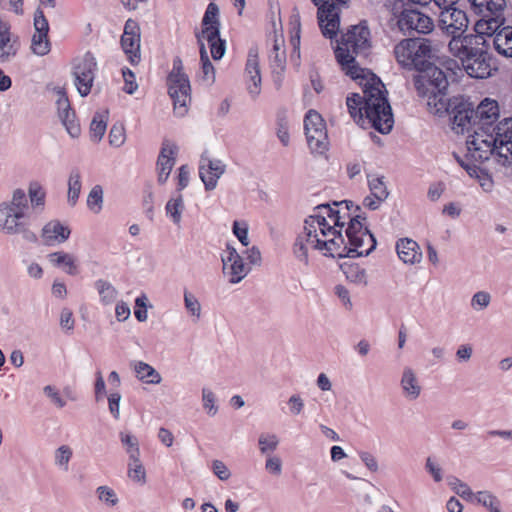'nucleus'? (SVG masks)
Returning a JSON list of instances; mask_svg holds the SVG:
<instances>
[{
    "label": "nucleus",
    "mask_w": 512,
    "mask_h": 512,
    "mask_svg": "<svg viewBox=\"0 0 512 512\" xmlns=\"http://www.w3.org/2000/svg\"><path fill=\"white\" fill-rule=\"evenodd\" d=\"M370 48V30L366 21L352 26L341 38V46L335 49V56L346 74L353 79L361 78L364 72L355 62V55H366Z\"/></svg>",
    "instance_id": "nucleus-4"
},
{
    "label": "nucleus",
    "mask_w": 512,
    "mask_h": 512,
    "mask_svg": "<svg viewBox=\"0 0 512 512\" xmlns=\"http://www.w3.org/2000/svg\"><path fill=\"white\" fill-rule=\"evenodd\" d=\"M466 55L462 66L470 77L483 79L491 75V56L486 42L473 46Z\"/></svg>",
    "instance_id": "nucleus-11"
},
{
    "label": "nucleus",
    "mask_w": 512,
    "mask_h": 512,
    "mask_svg": "<svg viewBox=\"0 0 512 512\" xmlns=\"http://www.w3.org/2000/svg\"><path fill=\"white\" fill-rule=\"evenodd\" d=\"M225 164L221 160H212L205 154L201 156L199 163V176L206 190H213L217 186L218 179L224 174Z\"/></svg>",
    "instance_id": "nucleus-21"
},
{
    "label": "nucleus",
    "mask_w": 512,
    "mask_h": 512,
    "mask_svg": "<svg viewBox=\"0 0 512 512\" xmlns=\"http://www.w3.org/2000/svg\"><path fill=\"white\" fill-rule=\"evenodd\" d=\"M128 476L135 482H146V472L140 461V455L135 452L132 457H129Z\"/></svg>",
    "instance_id": "nucleus-39"
},
{
    "label": "nucleus",
    "mask_w": 512,
    "mask_h": 512,
    "mask_svg": "<svg viewBox=\"0 0 512 512\" xmlns=\"http://www.w3.org/2000/svg\"><path fill=\"white\" fill-rule=\"evenodd\" d=\"M383 179L384 177H371L368 175V185L371 195L380 201H385L389 195Z\"/></svg>",
    "instance_id": "nucleus-44"
},
{
    "label": "nucleus",
    "mask_w": 512,
    "mask_h": 512,
    "mask_svg": "<svg viewBox=\"0 0 512 512\" xmlns=\"http://www.w3.org/2000/svg\"><path fill=\"white\" fill-rule=\"evenodd\" d=\"M474 113L477 122V128L474 129V133L479 131L484 136L494 133L493 128L496 127L494 123L499 117L498 103L495 100L486 98L478 105L477 109H474Z\"/></svg>",
    "instance_id": "nucleus-18"
},
{
    "label": "nucleus",
    "mask_w": 512,
    "mask_h": 512,
    "mask_svg": "<svg viewBox=\"0 0 512 512\" xmlns=\"http://www.w3.org/2000/svg\"><path fill=\"white\" fill-rule=\"evenodd\" d=\"M24 217L25 214L22 212L0 206V230L9 235L18 234L20 227L25 224L20 221Z\"/></svg>",
    "instance_id": "nucleus-28"
},
{
    "label": "nucleus",
    "mask_w": 512,
    "mask_h": 512,
    "mask_svg": "<svg viewBox=\"0 0 512 512\" xmlns=\"http://www.w3.org/2000/svg\"><path fill=\"white\" fill-rule=\"evenodd\" d=\"M167 215L172 219L173 223L178 225L181 222L182 212L184 210V201L181 194L175 198H171L165 207Z\"/></svg>",
    "instance_id": "nucleus-42"
},
{
    "label": "nucleus",
    "mask_w": 512,
    "mask_h": 512,
    "mask_svg": "<svg viewBox=\"0 0 512 512\" xmlns=\"http://www.w3.org/2000/svg\"><path fill=\"white\" fill-rule=\"evenodd\" d=\"M491 134L475 132L466 141L468 155L475 161L483 162L490 156L502 166L512 164V118L500 121Z\"/></svg>",
    "instance_id": "nucleus-3"
},
{
    "label": "nucleus",
    "mask_w": 512,
    "mask_h": 512,
    "mask_svg": "<svg viewBox=\"0 0 512 512\" xmlns=\"http://www.w3.org/2000/svg\"><path fill=\"white\" fill-rule=\"evenodd\" d=\"M168 93L173 100L174 112L184 116L191 102V87L188 76L183 72L182 60L176 57L173 68L167 77Z\"/></svg>",
    "instance_id": "nucleus-8"
},
{
    "label": "nucleus",
    "mask_w": 512,
    "mask_h": 512,
    "mask_svg": "<svg viewBox=\"0 0 512 512\" xmlns=\"http://www.w3.org/2000/svg\"><path fill=\"white\" fill-rule=\"evenodd\" d=\"M50 263L56 267H66L65 270L69 275H76L78 273L73 255L58 251L48 255Z\"/></svg>",
    "instance_id": "nucleus-34"
},
{
    "label": "nucleus",
    "mask_w": 512,
    "mask_h": 512,
    "mask_svg": "<svg viewBox=\"0 0 512 512\" xmlns=\"http://www.w3.org/2000/svg\"><path fill=\"white\" fill-rule=\"evenodd\" d=\"M265 469L268 473L279 476L282 473V460L275 455L267 456Z\"/></svg>",
    "instance_id": "nucleus-59"
},
{
    "label": "nucleus",
    "mask_w": 512,
    "mask_h": 512,
    "mask_svg": "<svg viewBox=\"0 0 512 512\" xmlns=\"http://www.w3.org/2000/svg\"><path fill=\"white\" fill-rule=\"evenodd\" d=\"M245 71L249 78L247 83L248 93L255 99L261 92V75L256 49L249 50Z\"/></svg>",
    "instance_id": "nucleus-26"
},
{
    "label": "nucleus",
    "mask_w": 512,
    "mask_h": 512,
    "mask_svg": "<svg viewBox=\"0 0 512 512\" xmlns=\"http://www.w3.org/2000/svg\"><path fill=\"white\" fill-rule=\"evenodd\" d=\"M55 91L58 96L56 101L58 116L69 135L76 138L80 135L81 128L76 120L75 112L70 106L67 94L63 88H56Z\"/></svg>",
    "instance_id": "nucleus-20"
},
{
    "label": "nucleus",
    "mask_w": 512,
    "mask_h": 512,
    "mask_svg": "<svg viewBox=\"0 0 512 512\" xmlns=\"http://www.w3.org/2000/svg\"><path fill=\"white\" fill-rule=\"evenodd\" d=\"M17 49L16 42L11 40L10 25L0 19V61L9 60Z\"/></svg>",
    "instance_id": "nucleus-32"
},
{
    "label": "nucleus",
    "mask_w": 512,
    "mask_h": 512,
    "mask_svg": "<svg viewBox=\"0 0 512 512\" xmlns=\"http://www.w3.org/2000/svg\"><path fill=\"white\" fill-rule=\"evenodd\" d=\"M447 35L451 36V40L448 44L450 52L453 54V56L459 58L461 62L464 60V56H467L466 54L470 52L473 46L477 44H484L486 42L481 32L479 34L469 35Z\"/></svg>",
    "instance_id": "nucleus-23"
},
{
    "label": "nucleus",
    "mask_w": 512,
    "mask_h": 512,
    "mask_svg": "<svg viewBox=\"0 0 512 512\" xmlns=\"http://www.w3.org/2000/svg\"><path fill=\"white\" fill-rule=\"evenodd\" d=\"M34 28L31 49L34 54L44 56L50 52L51 45L48 38L49 23L40 9H37L34 14Z\"/></svg>",
    "instance_id": "nucleus-19"
},
{
    "label": "nucleus",
    "mask_w": 512,
    "mask_h": 512,
    "mask_svg": "<svg viewBox=\"0 0 512 512\" xmlns=\"http://www.w3.org/2000/svg\"><path fill=\"white\" fill-rule=\"evenodd\" d=\"M396 250L399 258L406 264L419 263L422 259L420 247L412 239H400L396 244Z\"/></svg>",
    "instance_id": "nucleus-30"
},
{
    "label": "nucleus",
    "mask_w": 512,
    "mask_h": 512,
    "mask_svg": "<svg viewBox=\"0 0 512 512\" xmlns=\"http://www.w3.org/2000/svg\"><path fill=\"white\" fill-rule=\"evenodd\" d=\"M71 230L67 225L59 220H51L46 223L41 232V237L45 245L53 246L64 243L70 237Z\"/></svg>",
    "instance_id": "nucleus-25"
},
{
    "label": "nucleus",
    "mask_w": 512,
    "mask_h": 512,
    "mask_svg": "<svg viewBox=\"0 0 512 512\" xmlns=\"http://www.w3.org/2000/svg\"><path fill=\"white\" fill-rule=\"evenodd\" d=\"M400 386L404 397L410 401L416 400L421 394L422 387L416 373L410 367L403 369Z\"/></svg>",
    "instance_id": "nucleus-29"
},
{
    "label": "nucleus",
    "mask_w": 512,
    "mask_h": 512,
    "mask_svg": "<svg viewBox=\"0 0 512 512\" xmlns=\"http://www.w3.org/2000/svg\"><path fill=\"white\" fill-rule=\"evenodd\" d=\"M202 402L204 409L209 415L214 416L218 412V407L215 404L216 396L212 390L208 388L202 389Z\"/></svg>",
    "instance_id": "nucleus-55"
},
{
    "label": "nucleus",
    "mask_w": 512,
    "mask_h": 512,
    "mask_svg": "<svg viewBox=\"0 0 512 512\" xmlns=\"http://www.w3.org/2000/svg\"><path fill=\"white\" fill-rule=\"evenodd\" d=\"M0 206H7L12 210L19 211L25 214L26 210L28 209V200L24 190L16 189L13 192L11 202L2 203Z\"/></svg>",
    "instance_id": "nucleus-48"
},
{
    "label": "nucleus",
    "mask_w": 512,
    "mask_h": 512,
    "mask_svg": "<svg viewBox=\"0 0 512 512\" xmlns=\"http://www.w3.org/2000/svg\"><path fill=\"white\" fill-rule=\"evenodd\" d=\"M184 306L191 316L195 317L197 320L200 319L201 304L197 297L187 290L184 291Z\"/></svg>",
    "instance_id": "nucleus-52"
},
{
    "label": "nucleus",
    "mask_w": 512,
    "mask_h": 512,
    "mask_svg": "<svg viewBox=\"0 0 512 512\" xmlns=\"http://www.w3.org/2000/svg\"><path fill=\"white\" fill-rule=\"evenodd\" d=\"M366 220L365 215L355 214L349 220L348 227L345 230L347 241L344 239L341 230L336 227L320 212H314L305 219L304 225L311 230H317L319 237L322 239L341 240V246L345 250L351 251L348 258H357L368 256L376 248V239L374 235L367 229L363 228L362 221Z\"/></svg>",
    "instance_id": "nucleus-2"
},
{
    "label": "nucleus",
    "mask_w": 512,
    "mask_h": 512,
    "mask_svg": "<svg viewBox=\"0 0 512 512\" xmlns=\"http://www.w3.org/2000/svg\"><path fill=\"white\" fill-rule=\"evenodd\" d=\"M103 193L104 192L101 185H95L90 190L87 197V206L92 212L99 213L102 210Z\"/></svg>",
    "instance_id": "nucleus-45"
},
{
    "label": "nucleus",
    "mask_w": 512,
    "mask_h": 512,
    "mask_svg": "<svg viewBox=\"0 0 512 512\" xmlns=\"http://www.w3.org/2000/svg\"><path fill=\"white\" fill-rule=\"evenodd\" d=\"M126 140V131L122 123H115L109 132V143L111 146L119 148Z\"/></svg>",
    "instance_id": "nucleus-51"
},
{
    "label": "nucleus",
    "mask_w": 512,
    "mask_h": 512,
    "mask_svg": "<svg viewBox=\"0 0 512 512\" xmlns=\"http://www.w3.org/2000/svg\"><path fill=\"white\" fill-rule=\"evenodd\" d=\"M304 129L309 148L313 153L323 154L328 150L329 141L326 124L315 110H309L304 118Z\"/></svg>",
    "instance_id": "nucleus-10"
},
{
    "label": "nucleus",
    "mask_w": 512,
    "mask_h": 512,
    "mask_svg": "<svg viewBox=\"0 0 512 512\" xmlns=\"http://www.w3.org/2000/svg\"><path fill=\"white\" fill-rule=\"evenodd\" d=\"M487 33L493 36V46L498 54L512 58V27H500L495 32H490L484 28L481 34Z\"/></svg>",
    "instance_id": "nucleus-27"
},
{
    "label": "nucleus",
    "mask_w": 512,
    "mask_h": 512,
    "mask_svg": "<svg viewBox=\"0 0 512 512\" xmlns=\"http://www.w3.org/2000/svg\"><path fill=\"white\" fill-rule=\"evenodd\" d=\"M248 229V224L244 221H234L233 223V233L245 247L249 245Z\"/></svg>",
    "instance_id": "nucleus-58"
},
{
    "label": "nucleus",
    "mask_w": 512,
    "mask_h": 512,
    "mask_svg": "<svg viewBox=\"0 0 512 512\" xmlns=\"http://www.w3.org/2000/svg\"><path fill=\"white\" fill-rule=\"evenodd\" d=\"M121 46L132 65H137L141 60L140 54V27L136 21L128 19L121 36Z\"/></svg>",
    "instance_id": "nucleus-17"
},
{
    "label": "nucleus",
    "mask_w": 512,
    "mask_h": 512,
    "mask_svg": "<svg viewBox=\"0 0 512 512\" xmlns=\"http://www.w3.org/2000/svg\"><path fill=\"white\" fill-rule=\"evenodd\" d=\"M43 391L58 408H63L66 405V401L53 386L47 385L44 387Z\"/></svg>",
    "instance_id": "nucleus-62"
},
{
    "label": "nucleus",
    "mask_w": 512,
    "mask_h": 512,
    "mask_svg": "<svg viewBox=\"0 0 512 512\" xmlns=\"http://www.w3.org/2000/svg\"><path fill=\"white\" fill-rule=\"evenodd\" d=\"M202 37L210 44L211 56L214 60L221 59L226 50L225 41L220 38V31L216 26L206 27L202 30Z\"/></svg>",
    "instance_id": "nucleus-31"
},
{
    "label": "nucleus",
    "mask_w": 512,
    "mask_h": 512,
    "mask_svg": "<svg viewBox=\"0 0 512 512\" xmlns=\"http://www.w3.org/2000/svg\"><path fill=\"white\" fill-rule=\"evenodd\" d=\"M198 41L200 43V60L202 63V79L206 83L212 84L215 81L214 66L211 63L208 53H207V50L205 48V45L201 41L199 36H198Z\"/></svg>",
    "instance_id": "nucleus-38"
},
{
    "label": "nucleus",
    "mask_w": 512,
    "mask_h": 512,
    "mask_svg": "<svg viewBox=\"0 0 512 512\" xmlns=\"http://www.w3.org/2000/svg\"><path fill=\"white\" fill-rule=\"evenodd\" d=\"M279 445V438L275 434L262 433L258 438V446L261 454L270 456Z\"/></svg>",
    "instance_id": "nucleus-43"
},
{
    "label": "nucleus",
    "mask_w": 512,
    "mask_h": 512,
    "mask_svg": "<svg viewBox=\"0 0 512 512\" xmlns=\"http://www.w3.org/2000/svg\"><path fill=\"white\" fill-rule=\"evenodd\" d=\"M317 6L318 24L324 37L332 39L338 33L340 17L336 4L330 0H311Z\"/></svg>",
    "instance_id": "nucleus-13"
},
{
    "label": "nucleus",
    "mask_w": 512,
    "mask_h": 512,
    "mask_svg": "<svg viewBox=\"0 0 512 512\" xmlns=\"http://www.w3.org/2000/svg\"><path fill=\"white\" fill-rule=\"evenodd\" d=\"M120 440L123 446L126 448V452L128 453L129 457L134 455V451L137 453V455H140L138 439L135 436L129 433L121 432Z\"/></svg>",
    "instance_id": "nucleus-57"
},
{
    "label": "nucleus",
    "mask_w": 512,
    "mask_h": 512,
    "mask_svg": "<svg viewBox=\"0 0 512 512\" xmlns=\"http://www.w3.org/2000/svg\"><path fill=\"white\" fill-rule=\"evenodd\" d=\"M491 302V295L486 291H478L471 298V307L475 311L486 309Z\"/></svg>",
    "instance_id": "nucleus-56"
},
{
    "label": "nucleus",
    "mask_w": 512,
    "mask_h": 512,
    "mask_svg": "<svg viewBox=\"0 0 512 512\" xmlns=\"http://www.w3.org/2000/svg\"><path fill=\"white\" fill-rule=\"evenodd\" d=\"M95 287L105 304L113 302L116 298V289L107 281L99 279L95 282Z\"/></svg>",
    "instance_id": "nucleus-49"
},
{
    "label": "nucleus",
    "mask_w": 512,
    "mask_h": 512,
    "mask_svg": "<svg viewBox=\"0 0 512 512\" xmlns=\"http://www.w3.org/2000/svg\"><path fill=\"white\" fill-rule=\"evenodd\" d=\"M81 192V173L78 168H73L70 171L68 178V193L67 200L71 206H74Z\"/></svg>",
    "instance_id": "nucleus-36"
},
{
    "label": "nucleus",
    "mask_w": 512,
    "mask_h": 512,
    "mask_svg": "<svg viewBox=\"0 0 512 512\" xmlns=\"http://www.w3.org/2000/svg\"><path fill=\"white\" fill-rule=\"evenodd\" d=\"M448 485L451 487V489L460 497H462L465 500H472L474 497V493L470 489V487L461 481L459 478L455 476H448L447 477Z\"/></svg>",
    "instance_id": "nucleus-46"
},
{
    "label": "nucleus",
    "mask_w": 512,
    "mask_h": 512,
    "mask_svg": "<svg viewBox=\"0 0 512 512\" xmlns=\"http://www.w3.org/2000/svg\"><path fill=\"white\" fill-rule=\"evenodd\" d=\"M122 75L125 81L124 91L127 94H133L138 88L134 73L130 69L125 68L122 70Z\"/></svg>",
    "instance_id": "nucleus-60"
},
{
    "label": "nucleus",
    "mask_w": 512,
    "mask_h": 512,
    "mask_svg": "<svg viewBox=\"0 0 512 512\" xmlns=\"http://www.w3.org/2000/svg\"><path fill=\"white\" fill-rule=\"evenodd\" d=\"M474 13L481 16L477 23L480 30L495 32L500 28L505 18L503 16L506 7V0H468Z\"/></svg>",
    "instance_id": "nucleus-9"
},
{
    "label": "nucleus",
    "mask_w": 512,
    "mask_h": 512,
    "mask_svg": "<svg viewBox=\"0 0 512 512\" xmlns=\"http://www.w3.org/2000/svg\"><path fill=\"white\" fill-rule=\"evenodd\" d=\"M177 152V146L170 144L169 141L165 140L162 144L161 151L157 159V181L160 185L166 183L169 175L175 165V155Z\"/></svg>",
    "instance_id": "nucleus-24"
},
{
    "label": "nucleus",
    "mask_w": 512,
    "mask_h": 512,
    "mask_svg": "<svg viewBox=\"0 0 512 512\" xmlns=\"http://www.w3.org/2000/svg\"><path fill=\"white\" fill-rule=\"evenodd\" d=\"M73 451L72 448L68 445H61L54 452V463L57 467L63 469L64 471L68 470L69 462L72 458Z\"/></svg>",
    "instance_id": "nucleus-47"
},
{
    "label": "nucleus",
    "mask_w": 512,
    "mask_h": 512,
    "mask_svg": "<svg viewBox=\"0 0 512 512\" xmlns=\"http://www.w3.org/2000/svg\"><path fill=\"white\" fill-rule=\"evenodd\" d=\"M121 395L118 392L111 393L108 397L109 411L115 419L120 417Z\"/></svg>",
    "instance_id": "nucleus-63"
},
{
    "label": "nucleus",
    "mask_w": 512,
    "mask_h": 512,
    "mask_svg": "<svg viewBox=\"0 0 512 512\" xmlns=\"http://www.w3.org/2000/svg\"><path fill=\"white\" fill-rule=\"evenodd\" d=\"M425 469L431 474L435 482L442 481V469L432 460L431 457L426 459Z\"/></svg>",
    "instance_id": "nucleus-64"
},
{
    "label": "nucleus",
    "mask_w": 512,
    "mask_h": 512,
    "mask_svg": "<svg viewBox=\"0 0 512 512\" xmlns=\"http://www.w3.org/2000/svg\"><path fill=\"white\" fill-rule=\"evenodd\" d=\"M398 27L403 32L416 31L427 34L433 31L434 22L426 14L418 10H403L397 21Z\"/></svg>",
    "instance_id": "nucleus-16"
},
{
    "label": "nucleus",
    "mask_w": 512,
    "mask_h": 512,
    "mask_svg": "<svg viewBox=\"0 0 512 512\" xmlns=\"http://www.w3.org/2000/svg\"><path fill=\"white\" fill-rule=\"evenodd\" d=\"M212 470L214 474L222 481L230 478L231 473L224 462L220 460H214L212 463Z\"/></svg>",
    "instance_id": "nucleus-61"
},
{
    "label": "nucleus",
    "mask_w": 512,
    "mask_h": 512,
    "mask_svg": "<svg viewBox=\"0 0 512 512\" xmlns=\"http://www.w3.org/2000/svg\"><path fill=\"white\" fill-rule=\"evenodd\" d=\"M97 62L91 52H87L83 57L75 60L73 75L76 88L81 96H87L92 88L95 78Z\"/></svg>",
    "instance_id": "nucleus-12"
},
{
    "label": "nucleus",
    "mask_w": 512,
    "mask_h": 512,
    "mask_svg": "<svg viewBox=\"0 0 512 512\" xmlns=\"http://www.w3.org/2000/svg\"><path fill=\"white\" fill-rule=\"evenodd\" d=\"M414 84L418 94L427 98L429 107H433L436 112L449 109L447 107L448 74L443 69L434 63L430 64L415 76Z\"/></svg>",
    "instance_id": "nucleus-5"
},
{
    "label": "nucleus",
    "mask_w": 512,
    "mask_h": 512,
    "mask_svg": "<svg viewBox=\"0 0 512 512\" xmlns=\"http://www.w3.org/2000/svg\"><path fill=\"white\" fill-rule=\"evenodd\" d=\"M108 110L96 112L90 124V133L92 140L99 142L107 128Z\"/></svg>",
    "instance_id": "nucleus-35"
},
{
    "label": "nucleus",
    "mask_w": 512,
    "mask_h": 512,
    "mask_svg": "<svg viewBox=\"0 0 512 512\" xmlns=\"http://www.w3.org/2000/svg\"><path fill=\"white\" fill-rule=\"evenodd\" d=\"M453 129L457 133L469 132L477 128L474 108L469 103L459 102L451 110Z\"/></svg>",
    "instance_id": "nucleus-22"
},
{
    "label": "nucleus",
    "mask_w": 512,
    "mask_h": 512,
    "mask_svg": "<svg viewBox=\"0 0 512 512\" xmlns=\"http://www.w3.org/2000/svg\"><path fill=\"white\" fill-rule=\"evenodd\" d=\"M478 504L487 508L489 512H502L500 500L490 491H479L474 497Z\"/></svg>",
    "instance_id": "nucleus-40"
},
{
    "label": "nucleus",
    "mask_w": 512,
    "mask_h": 512,
    "mask_svg": "<svg viewBox=\"0 0 512 512\" xmlns=\"http://www.w3.org/2000/svg\"><path fill=\"white\" fill-rule=\"evenodd\" d=\"M341 246V240L322 239L317 230H311L304 225L303 232L298 234L293 244V255L305 266H309V248L323 252L324 256L333 258H345L351 251Z\"/></svg>",
    "instance_id": "nucleus-7"
},
{
    "label": "nucleus",
    "mask_w": 512,
    "mask_h": 512,
    "mask_svg": "<svg viewBox=\"0 0 512 512\" xmlns=\"http://www.w3.org/2000/svg\"><path fill=\"white\" fill-rule=\"evenodd\" d=\"M346 105L357 124H367L382 134L392 130V109L386 97L385 86L376 75L372 74L364 84L363 96L352 93L347 97Z\"/></svg>",
    "instance_id": "nucleus-1"
},
{
    "label": "nucleus",
    "mask_w": 512,
    "mask_h": 512,
    "mask_svg": "<svg viewBox=\"0 0 512 512\" xmlns=\"http://www.w3.org/2000/svg\"><path fill=\"white\" fill-rule=\"evenodd\" d=\"M437 50L427 38H408L394 47L397 62L405 69L418 73L433 63Z\"/></svg>",
    "instance_id": "nucleus-6"
},
{
    "label": "nucleus",
    "mask_w": 512,
    "mask_h": 512,
    "mask_svg": "<svg viewBox=\"0 0 512 512\" xmlns=\"http://www.w3.org/2000/svg\"><path fill=\"white\" fill-rule=\"evenodd\" d=\"M314 212H320L335 226L343 228L345 225V218L351 219L350 214L341 215L339 209H333L328 203L320 204L314 208Z\"/></svg>",
    "instance_id": "nucleus-37"
},
{
    "label": "nucleus",
    "mask_w": 512,
    "mask_h": 512,
    "mask_svg": "<svg viewBox=\"0 0 512 512\" xmlns=\"http://www.w3.org/2000/svg\"><path fill=\"white\" fill-rule=\"evenodd\" d=\"M96 494L99 501L103 502L105 505L109 507H114L118 504L119 499L115 493V491L109 486H99L96 489Z\"/></svg>",
    "instance_id": "nucleus-53"
},
{
    "label": "nucleus",
    "mask_w": 512,
    "mask_h": 512,
    "mask_svg": "<svg viewBox=\"0 0 512 512\" xmlns=\"http://www.w3.org/2000/svg\"><path fill=\"white\" fill-rule=\"evenodd\" d=\"M132 367L136 377L147 384H159L162 381L160 373L151 365L143 361H135Z\"/></svg>",
    "instance_id": "nucleus-33"
},
{
    "label": "nucleus",
    "mask_w": 512,
    "mask_h": 512,
    "mask_svg": "<svg viewBox=\"0 0 512 512\" xmlns=\"http://www.w3.org/2000/svg\"><path fill=\"white\" fill-rule=\"evenodd\" d=\"M218 15L219 7L217 6V4L213 2L209 3L205 11L204 17L202 19L203 27L206 28L216 26L220 31V21Z\"/></svg>",
    "instance_id": "nucleus-50"
},
{
    "label": "nucleus",
    "mask_w": 512,
    "mask_h": 512,
    "mask_svg": "<svg viewBox=\"0 0 512 512\" xmlns=\"http://www.w3.org/2000/svg\"><path fill=\"white\" fill-rule=\"evenodd\" d=\"M223 273L228 276L229 283L241 282L250 272L251 266L244 262L243 256L230 244H227L222 255Z\"/></svg>",
    "instance_id": "nucleus-14"
},
{
    "label": "nucleus",
    "mask_w": 512,
    "mask_h": 512,
    "mask_svg": "<svg viewBox=\"0 0 512 512\" xmlns=\"http://www.w3.org/2000/svg\"><path fill=\"white\" fill-rule=\"evenodd\" d=\"M28 195L33 208H44L46 192L42 185L37 181H32L28 186Z\"/></svg>",
    "instance_id": "nucleus-41"
},
{
    "label": "nucleus",
    "mask_w": 512,
    "mask_h": 512,
    "mask_svg": "<svg viewBox=\"0 0 512 512\" xmlns=\"http://www.w3.org/2000/svg\"><path fill=\"white\" fill-rule=\"evenodd\" d=\"M344 273L349 281L356 284L367 285L366 271L360 266L349 265Z\"/></svg>",
    "instance_id": "nucleus-54"
},
{
    "label": "nucleus",
    "mask_w": 512,
    "mask_h": 512,
    "mask_svg": "<svg viewBox=\"0 0 512 512\" xmlns=\"http://www.w3.org/2000/svg\"><path fill=\"white\" fill-rule=\"evenodd\" d=\"M469 20L466 13L451 6L441 9L438 25L445 34L463 35L468 28Z\"/></svg>",
    "instance_id": "nucleus-15"
}]
</instances>
